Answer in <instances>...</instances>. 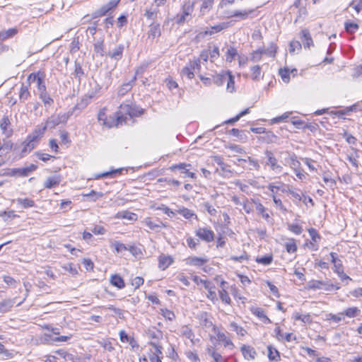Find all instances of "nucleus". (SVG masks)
<instances>
[{"label":"nucleus","mask_w":362,"mask_h":362,"mask_svg":"<svg viewBox=\"0 0 362 362\" xmlns=\"http://www.w3.org/2000/svg\"><path fill=\"white\" fill-rule=\"evenodd\" d=\"M143 113V110L129 104H122L119 110L116 112V126L127 123L128 117L132 119Z\"/></svg>","instance_id":"nucleus-1"},{"label":"nucleus","mask_w":362,"mask_h":362,"mask_svg":"<svg viewBox=\"0 0 362 362\" xmlns=\"http://www.w3.org/2000/svg\"><path fill=\"white\" fill-rule=\"evenodd\" d=\"M264 155L267 158V160L265 161V166H269L271 170L276 173H281L283 167L279 164L278 160L274 153L271 151L266 150L264 151Z\"/></svg>","instance_id":"nucleus-2"},{"label":"nucleus","mask_w":362,"mask_h":362,"mask_svg":"<svg viewBox=\"0 0 362 362\" xmlns=\"http://www.w3.org/2000/svg\"><path fill=\"white\" fill-rule=\"evenodd\" d=\"M45 75L43 72L38 71V72H34L30 74L28 76V81H30L32 82H36L37 83V92L41 93V91L47 90L46 85L45 82Z\"/></svg>","instance_id":"nucleus-3"},{"label":"nucleus","mask_w":362,"mask_h":362,"mask_svg":"<svg viewBox=\"0 0 362 362\" xmlns=\"http://www.w3.org/2000/svg\"><path fill=\"white\" fill-rule=\"evenodd\" d=\"M194 233L199 240L206 243H211L214 240L215 234L214 231L208 227L199 228Z\"/></svg>","instance_id":"nucleus-4"},{"label":"nucleus","mask_w":362,"mask_h":362,"mask_svg":"<svg viewBox=\"0 0 362 362\" xmlns=\"http://www.w3.org/2000/svg\"><path fill=\"white\" fill-rule=\"evenodd\" d=\"M193 11V3L188 1L186 2L182 8V13H179L176 16V23L178 24H182L186 21L188 16H189Z\"/></svg>","instance_id":"nucleus-5"},{"label":"nucleus","mask_w":362,"mask_h":362,"mask_svg":"<svg viewBox=\"0 0 362 362\" xmlns=\"http://www.w3.org/2000/svg\"><path fill=\"white\" fill-rule=\"evenodd\" d=\"M267 188L269 189V191L271 192V197H272V199H273V202L274 203V204L279 208L280 210L283 211H286L287 209H286V207L284 206L281 200L280 199H278L276 197V189H281V187L280 186H276L275 185L274 183H269L267 186Z\"/></svg>","instance_id":"nucleus-6"},{"label":"nucleus","mask_w":362,"mask_h":362,"mask_svg":"<svg viewBox=\"0 0 362 362\" xmlns=\"http://www.w3.org/2000/svg\"><path fill=\"white\" fill-rule=\"evenodd\" d=\"M248 163L250 167L247 168L250 170H259L260 169V165L259 163V161L256 159L252 158L250 156H247L246 158H238V165L240 166H242L243 168H245L246 165L245 163Z\"/></svg>","instance_id":"nucleus-7"},{"label":"nucleus","mask_w":362,"mask_h":362,"mask_svg":"<svg viewBox=\"0 0 362 362\" xmlns=\"http://www.w3.org/2000/svg\"><path fill=\"white\" fill-rule=\"evenodd\" d=\"M37 168V166L35 164H30L28 166L19 168H12L13 177H27L33 172L35 171Z\"/></svg>","instance_id":"nucleus-8"},{"label":"nucleus","mask_w":362,"mask_h":362,"mask_svg":"<svg viewBox=\"0 0 362 362\" xmlns=\"http://www.w3.org/2000/svg\"><path fill=\"white\" fill-rule=\"evenodd\" d=\"M283 153L286 156V158H285V165H288L293 170L300 168V163L294 153L285 151Z\"/></svg>","instance_id":"nucleus-9"},{"label":"nucleus","mask_w":362,"mask_h":362,"mask_svg":"<svg viewBox=\"0 0 362 362\" xmlns=\"http://www.w3.org/2000/svg\"><path fill=\"white\" fill-rule=\"evenodd\" d=\"M191 166L190 164L185 163H180L179 164H175L170 167V170H180L181 173H183L185 175V176L189 177L192 179H195L197 177L196 174L192 172H189L188 167Z\"/></svg>","instance_id":"nucleus-10"},{"label":"nucleus","mask_w":362,"mask_h":362,"mask_svg":"<svg viewBox=\"0 0 362 362\" xmlns=\"http://www.w3.org/2000/svg\"><path fill=\"white\" fill-rule=\"evenodd\" d=\"M161 35V29L160 23L157 22H153L148 26V31L147 33L148 38L153 40L158 38Z\"/></svg>","instance_id":"nucleus-11"},{"label":"nucleus","mask_w":362,"mask_h":362,"mask_svg":"<svg viewBox=\"0 0 362 362\" xmlns=\"http://www.w3.org/2000/svg\"><path fill=\"white\" fill-rule=\"evenodd\" d=\"M107 108L103 107L100 110L98 114V119L99 122H102L104 126L112 127L116 126V119L112 118L111 121H109L106 115Z\"/></svg>","instance_id":"nucleus-12"},{"label":"nucleus","mask_w":362,"mask_h":362,"mask_svg":"<svg viewBox=\"0 0 362 362\" xmlns=\"http://www.w3.org/2000/svg\"><path fill=\"white\" fill-rule=\"evenodd\" d=\"M37 142L30 136H28L22 144L21 156H24L25 154L30 152L35 147Z\"/></svg>","instance_id":"nucleus-13"},{"label":"nucleus","mask_w":362,"mask_h":362,"mask_svg":"<svg viewBox=\"0 0 362 362\" xmlns=\"http://www.w3.org/2000/svg\"><path fill=\"white\" fill-rule=\"evenodd\" d=\"M0 128L2 134L6 137H9L13 134V129L11 128V122L7 116H4L0 121Z\"/></svg>","instance_id":"nucleus-14"},{"label":"nucleus","mask_w":362,"mask_h":362,"mask_svg":"<svg viewBox=\"0 0 362 362\" xmlns=\"http://www.w3.org/2000/svg\"><path fill=\"white\" fill-rule=\"evenodd\" d=\"M240 350L243 357L246 360L255 359L257 356V352L255 349L250 346L243 345Z\"/></svg>","instance_id":"nucleus-15"},{"label":"nucleus","mask_w":362,"mask_h":362,"mask_svg":"<svg viewBox=\"0 0 362 362\" xmlns=\"http://www.w3.org/2000/svg\"><path fill=\"white\" fill-rule=\"evenodd\" d=\"M173 262V259L170 255H161L158 257V267L161 270H165Z\"/></svg>","instance_id":"nucleus-16"},{"label":"nucleus","mask_w":362,"mask_h":362,"mask_svg":"<svg viewBox=\"0 0 362 362\" xmlns=\"http://www.w3.org/2000/svg\"><path fill=\"white\" fill-rule=\"evenodd\" d=\"M186 264L188 265H192L196 267H202L208 262V259L206 257H199L192 256L187 257L186 259Z\"/></svg>","instance_id":"nucleus-17"},{"label":"nucleus","mask_w":362,"mask_h":362,"mask_svg":"<svg viewBox=\"0 0 362 362\" xmlns=\"http://www.w3.org/2000/svg\"><path fill=\"white\" fill-rule=\"evenodd\" d=\"M227 283L225 281H222L221 282V289L218 291L219 296L221 301L227 305H230L231 303V299L229 296V294L225 287V285Z\"/></svg>","instance_id":"nucleus-18"},{"label":"nucleus","mask_w":362,"mask_h":362,"mask_svg":"<svg viewBox=\"0 0 362 362\" xmlns=\"http://www.w3.org/2000/svg\"><path fill=\"white\" fill-rule=\"evenodd\" d=\"M250 77L252 81H259L263 78L264 74H262V67L259 65H255L250 67Z\"/></svg>","instance_id":"nucleus-19"},{"label":"nucleus","mask_w":362,"mask_h":362,"mask_svg":"<svg viewBox=\"0 0 362 362\" xmlns=\"http://www.w3.org/2000/svg\"><path fill=\"white\" fill-rule=\"evenodd\" d=\"M229 71H222L219 74L212 76V81L217 86H221L226 81Z\"/></svg>","instance_id":"nucleus-20"},{"label":"nucleus","mask_w":362,"mask_h":362,"mask_svg":"<svg viewBox=\"0 0 362 362\" xmlns=\"http://www.w3.org/2000/svg\"><path fill=\"white\" fill-rule=\"evenodd\" d=\"M330 256L332 258V262L334 265V272L337 274H341L344 268L341 261L337 258V254L332 252L330 253Z\"/></svg>","instance_id":"nucleus-21"},{"label":"nucleus","mask_w":362,"mask_h":362,"mask_svg":"<svg viewBox=\"0 0 362 362\" xmlns=\"http://www.w3.org/2000/svg\"><path fill=\"white\" fill-rule=\"evenodd\" d=\"M15 303V298H8L0 301V313L9 312Z\"/></svg>","instance_id":"nucleus-22"},{"label":"nucleus","mask_w":362,"mask_h":362,"mask_svg":"<svg viewBox=\"0 0 362 362\" xmlns=\"http://www.w3.org/2000/svg\"><path fill=\"white\" fill-rule=\"evenodd\" d=\"M228 23H221L210 28H207L206 30L204 31V34L211 35L214 33H218L228 28Z\"/></svg>","instance_id":"nucleus-23"},{"label":"nucleus","mask_w":362,"mask_h":362,"mask_svg":"<svg viewBox=\"0 0 362 362\" xmlns=\"http://www.w3.org/2000/svg\"><path fill=\"white\" fill-rule=\"evenodd\" d=\"M61 182V177L59 175H53L48 177L44 182L45 188L51 189L56 186H58Z\"/></svg>","instance_id":"nucleus-24"},{"label":"nucleus","mask_w":362,"mask_h":362,"mask_svg":"<svg viewBox=\"0 0 362 362\" xmlns=\"http://www.w3.org/2000/svg\"><path fill=\"white\" fill-rule=\"evenodd\" d=\"M250 311L252 314L259 317L264 323L268 324L271 322L270 319L265 315L264 310L260 308L251 307Z\"/></svg>","instance_id":"nucleus-25"},{"label":"nucleus","mask_w":362,"mask_h":362,"mask_svg":"<svg viewBox=\"0 0 362 362\" xmlns=\"http://www.w3.org/2000/svg\"><path fill=\"white\" fill-rule=\"evenodd\" d=\"M144 223L151 230H156L157 228H166L167 226L161 221L158 220L156 222L153 221L151 218H147L144 221Z\"/></svg>","instance_id":"nucleus-26"},{"label":"nucleus","mask_w":362,"mask_h":362,"mask_svg":"<svg viewBox=\"0 0 362 362\" xmlns=\"http://www.w3.org/2000/svg\"><path fill=\"white\" fill-rule=\"evenodd\" d=\"M254 9H248L243 11H235L228 14V17H238L241 20L247 19L250 14L254 13Z\"/></svg>","instance_id":"nucleus-27"},{"label":"nucleus","mask_w":362,"mask_h":362,"mask_svg":"<svg viewBox=\"0 0 362 362\" xmlns=\"http://www.w3.org/2000/svg\"><path fill=\"white\" fill-rule=\"evenodd\" d=\"M301 40L305 48H310L313 45V40L308 30H303L300 32Z\"/></svg>","instance_id":"nucleus-28"},{"label":"nucleus","mask_w":362,"mask_h":362,"mask_svg":"<svg viewBox=\"0 0 362 362\" xmlns=\"http://www.w3.org/2000/svg\"><path fill=\"white\" fill-rule=\"evenodd\" d=\"M327 284L322 281L318 280H312L308 283L307 288L310 290H316V289H322L325 288L326 290H329L327 287H325Z\"/></svg>","instance_id":"nucleus-29"},{"label":"nucleus","mask_w":362,"mask_h":362,"mask_svg":"<svg viewBox=\"0 0 362 362\" xmlns=\"http://www.w3.org/2000/svg\"><path fill=\"white\" fill-rule=\"evenodd\" d=\"M110 281L111 284L119 289L124 288L125 284L123 279L118 274H113L110 276Z\"/></svg>","instance_id":"nucleus-30"},{"label":"nucleus","mask_w":362,"mask_h":362,"mask_svg":"<svg viewBox=\"0 0 362 362\" xmlns=\"http://www.w3.org/2000/svg\"><path fill=\"white\" fill-rule=\"evenodd\" d=\"M136 79V76H134L131 81L123 83L122 85V86L118 90V95L119 96H123L127 93H128L132 89L133 84L134 83Z\"/></svg>","instance_id":"nucleus-31"},{"label":"nucleus","mask_w":362,"mask_h":362,"mask_svg":"<svg viewBox=\"0 0 362 362\" xmlns=\"http://www.w3.org/2000/svg\"><path fill=\"white\" fill-rule=\"evenodd\" d=\"M176 211L186 219H190L192 218H197V214L193 211L184 206L180 207Z\"/></svg>","instance_id":"nucleus-32"},{"label":"nucleus","mask_w":362,"mask_h":362,"mask_svg":"<svg viewBox=\"0 0 362 362\" xmlns=\"http://www.w3.org/2000/svg\"><path fill=\"white\" fill-rule=\"evenodd\" d=\"M124 50V46L122 45L116 47L112 51L110 52L107 55L112 59L119 60L122 57V53Z\"/></svg>","instance_id":"nucleus-33"},{"label":"nucleus","mask_w":362,"mask_h":362,"mask_svg":"<svg viewBox=\"0 0 362 362\" xmlns=\"http://www.w3.org/2000/svg\"><path fill=\"white\" fill-rule=\"evenodd\" d=\"M361 310L357 307H349L346 308L343 311V314L344 316H346L349 318H353L358 316L361 314Z\"/></svg>","instance_id":"nucleus-34"},{"label":"nucleus","mask_w":362,"mask_h":362,"mask_svg":"<svg viewBox=\"0 0 362 362\" xmlns=\"http://www.w3.org/2000/svg\"><path fill=\"white\" fill-rule=\"evenodd\" d=\"M38 95L45 106H50L53 104L54 100L50 97L47 90L41 91Z\"/></svg>","instance_id":"nucleus-35"},{"label":"nucleus","mask_w":362,"mask_h":362,"mask_svg":"<svg viewBox=\"0 0 362 362\" xmlns=\"http://www.w3.org/2000/svg\"><path fill=\"white\" fill-rule=\"evenodd\" d=\"M207 352L213 358L214 361L212 362H226L221 354L216 352L214 348H208Z\"/></svg>","instance_id":"nucleus-36"},{"label":"nucleus","mask_w":362,"mask_h":362,"mask_svg":"<svg viewBox=\"0 0 362 362\" xmlns=\"http://www.w3.org/2000/svg\"><path fill=\"white\" fill-rule=\"evenodd\" d=\"M47 129V127L45 124L43 127H39L36 128L33 132V133L29 134L28 136L34 139L35 141H38L39 138L45 134Z\"/></svg>","instance_id":"nucleus-37"},{"label":"nucleus","mask_w":362,"mask_h":362,"mask_svg":"<svg viewBox=\"0 0 362 362\" xmlns=\"http://www.w3.org/2000/svg\"><path fill=\"white\" fill-rule=\"evenodd\" d=\"M30 96V93L29 91L28 86L22 84L20 92H19V99L21 102H25L28 98Z\"/></svg>","instance_id":"nucleus-38"},{"label":"nucleus","mask_w":362,"mask_h":362,"mask_svg":"<svg viewBox=\"0 0 362 362\" xmlns=\"http://www.w3.org/2000/svg\"><path fill=\"white\" fill-rule=\"evenodd\" d=\"M181 75L182 76H186L189 79H192L194 76V70L190 66V64H188L187 66L182 68L181 71Z\"/></svg>","instance_id":"nucleus-39"},{"label":"nucleus","mask_w":362,"mask_h":362,"mask_svg":"<svg viewBox=\"0 0 362 362\" xmlns=\"http://www.w3.org/2000/svg\"><path fill=\"white\" fill-rule=\"evenodd\" d=\"M123 170V168H118L103 173L97 174L95 175V178L100 179L101 177H115L117 174L120 173Z\"/></svg>","instance_id":"nucleus-40"},{"label":"nucleus","mask_w":362,"mask_h":362,"mask_svg":"<svg viewBox=\"0 0 362 362\" xmlns=\"http://www.w3.org/2000/svg\"><path fill=\"white\" fill-rule=\"evenodd\" d=\"M238 55V50L234 47H229L226 52V60L228 62H231L234 60L235 57Z\"/></svg>","instance_id":"nucleus-41"},{"label":"nucleus","mask_w":362,"mask_h":362,"mask_svg":"<svg viewBox=\"0 0 362 362\" xmlns=\"http://www.w3.org/2000/svg\"><path fill=\"white\" fill-rule=\"evenodd\" d=\"M16 202L18 204L21 205L24 209L30 208L35 206V202L28 198H18L16 199Z\"/></svg>","instance_id":"nucleus-42"},{"label":"nucleus","mask_w":362,"mask_h":362,"mask_svg":"<svg viewBox=\"0 0 362 362\" xmlns=\"http://www.w3.org/2000/svg\"><path fill=\"white\" fill-rule=\"evenodd\" d=\"M201 325L205 328H212L214 325L211 320L208 318L207 313L201 315Z\"/></svg>","instance_id":"nucleus-43"},{"label":"nucleus","mask_w":362,"mask_h":362,"mask_svg":"<svg viewBox=\"0 0 362 362\" xmlns=\"http://www.w3.org/2000/svg\"><path fill=\"white\" fill-rule=\"evenodd\" d=\"M210 288H206L208 291L207 298L211 300L213 303L218 300L216 293V286L214 284L209 286Z\"/></svg>","instance_id":"nucleus-44"},{"label":"nucleus","mask_w":362,"mask_h":362,"mask_svg":"<svg viewBox=\"0 0 362 362\" xmlns=\"http://www.w3.org/2000/svg\"><path fill=\"white\" fill-rule=\"evenodd\" d=\"M285 247L288 253H293L297 251V245L293 238L289 239L285 244Z\"/></svg>","instance_id":"nucleus-45"},{"label":"nucleus","mask_w":362,"mask_h":362,"mask_svg":"<svg viewBox=\"0 0 362 362\" xmlns=\"http://www.w3.org/2000/svg\"><path fill=\"white\" fill-rule=\"evenodd\" d=\"M226 81H227L226 89L228 92L233 93L235 90V80L234 76L231 75L230 71L228 74V76Z\"/></svg>","instance_id":"nucleus-46"},{"label":"nucleus","mask_w":362,"mask_h":362,"mask_svg":"<svg viewBox=\"0 0 362 362\" xmlns=\"http://www.w3.org/2000/svg\"><path fill=\"white\" fill-rule=\"evenodd\" d=\"M230 326L232 329L237 333L238 335L243 337L247 334V331L235 322H230Z\"/></svg>","instance_id":"nucleus-47"},{"label":"nucleus","mask_w":362,"mask_h":362,"mask_svg":"<svg viewBox=\"0 0 362 362\" xmlns=\"http://www.w3.org/2000/svg\"><path fill=\"white\" fill-rule=\"evenodd\" d=\"M268 357L269 360L278 361L280 358L279 352L271 346H268Z\"/></svg>","instance_id":"nucleus-48"},{"label":"nucleus","mask_w":362,"mask_h":362,"mask_svg":"<svg viewBox=\"0 0 362 362\" xmlns=\"http://www.w3.org/2000/svg\"><path fill=\"white\" fill-rule=\"evenodd\" d=\"M202 1L200 11L202 13H205L212 8L214 0H201Z\"/></svg>","instance_id":"nucleus-49"},{"label":"nucleus","mask_w":362,"mask_h":362,"mask_svg":"<svg viewBox=\"0 0 362 362\" xmlns=\"http://www.w3.org/2000/svg\"><path fill=\"white\" fill-rule=\"evenodd\" d=\"M60 123L59 119H57L56 115H52L49 118H48L45 122V125L47 128L52 129L56 126L59 125Z\"/></svg>","instance_id":"nucleus-50"},{"label":"nucleus","mask_w":362,"mask_h":362,"mask_svg":"<svg viewBox=\"0 0 362 362\" xmlns=\"http://www.w3.org/2000/svg\"><path fill=\"white\" fill-rule=\"evenodd\" d=\"M358 25L352 22H346L344 23V28L348 33L353 34L358 29Z\"/></svg>","instance_id":"nucleus-51"},{"label":"nucleus","mask_w":362,"mask_h":362,"mask_svg":"<svg viewBox=\"0 0 362 362\" xmlns=\"http://www.w3.org/2000/svg\"><path fill=\"white\" fill-rule=\"evenodd\" d=\"M158 10L157 8H146L144 16L148 20H155L157 18Z\"/></svg>","instance_id":"nucleus-52"},{"label":"nucleus","mask_w":362,"mask_h":362,"mask_svg":"<svg viewBox=\"0 0 362 362\" xmlns=\"http://www.w3.org/2000/svg\"><path fill=\"white\" fill-rule=\"evenodd\" d=\"M109 11H110V10L107 7V6L105 4V5L102 6L100 8H98L97 11H95L93 13L92 16H93V18H96L106 15Z\"/></svg>","instance_id":"nucleus-53"},{"label":"nucleus","mask_w":362,"mask_h":362,"mask_svg":"<svg viewBox=\"0 0 362 362\" xmlns=\"http://www.w3.org/2000/svg\"><path fill=\"white\" fill-rule=\"evenodd\" d=\"M17 33V30L15 28H11L7 30L6 31H4L0 33V40H6Z\"/></svg>","instance_id":"nucleus-54"},{"label":"nucleus","mask_w":362,"mask_h":362,"mask_svg":"<svg viewBox=\"0 0 362 362\" xmlns=\"http://www.w3.org/2000/svg\"><path fill=\"white\" fill-rule=\"evenodd\" d=\"M281 191L284 193V192L289 193L292 196V197L294 199V200H296V201L301 200L300 194L298 192H295L292 189H290L288 187H287V189L285 187H281Z\"/></svg>","instance_id":"nucleus-55"},{"label":"nucleus","mask_w":362,"mask_h":362,"mask_svg":"<svg viewBox=\"0 0 362 362\" xmlns=\"http://www.w3.org/2000/svg\"><path fill=\"white\" fill-rule=\"evenodd\" d=\"M256 210L260 214L263 218L268 220L270 218L269 214L266 211V208L262 204L258 202L256 206Z\"/></svg>","instance_id":"nucleus-56"},{"label":"nucleus","mask_w":362,"mask_h":362,"mask_svg":"<svg viewBox=\"0 0 362 362\" xmlns=\"http://www.w3.org/2000/svg\"><path fill=\"white\" fill-rule=\"evenodd\" d=\"M277 45L273 42L266 49L265 54L270 57H274L277 51Z\"/></svg>","instance_id":"nucleus-57"},{"label":"nucleus","mask_w":362,"mask_h":362,"mask_svg":"<svg viewBox=\"0 0 362 362\" xmlns=\"http://www.w3.org/2000/svg\"><path fill=\"white\" fill-rule=\"evenodd\" d=\"M216 339L218 341H222L225 346H234L232 341L226 335L224 332L219 334Z\"/></svg>","instance_id":"nucleus-58"},{"label":"nucleus","mask_w":362,"mask_h":362,"mask_svg":"<svg viewBox=\"0 0 362 362\" xmlns=\"http://www.w3.org/2000/svg\"><path fill=\"white\" fill-rule=\"evenodd\" d=\"M94 51L96 54L103 57L104 55V46L103 40H98L94 43Z\"/></svg>","instance_id":"nucleus-59"},{"label":"nucleus","mask_w":362,"mask_h":362,"mask_svg":"<svg viewBox=\"0 0 362 362\" xmlns=\"http://www.w3.org/2000/svg\"><path fill=\"white\" fill-rule=\"evenodd\" d=\"M111 246L115 248L117 253L122 252V251L127 250V247L124 244L118 241H112Z\"/></svg>","instance_id":"nucleus-60"},{"label":"nucleus","mask_w":362,"mask_h":362,"mask_svg":"<svg viewBox=\"0 0 362 362\" xmlns=\"http://www.w3.org/2000/svg\"><path fill=\"white\" fill-rule=\"evenodd\" d=\"M273 261L272 255H266L261 257H257L256 259V262L259 264H262L263 265H269Z\"/></svg>","instance_id":"nucleus-61"},{"label":"nucleus","mask_w":362,"mask_h":362,"mask_svg":"<svg viewBox=\"0 0 362 362\" xmlns=\"http://www.w3.org/2000/svg\"><path fill=\"white\" fill-rule=\"evenodd\" d=\"M93 96L92 95L83 98L81 101L76 105V107L78 109L85 108L90 103L91 98Z\"/></svg>","instance_id":"nucleus-62"},{"label":"nucleus","mask_w":362,"mask_h":362,"mask_svg":"<svg viewBox=\"0 0 362 362\" xmlns=\"http://www.w3.org/2000/svg\"><path fill=\"white\" fill-rule=\"evenodd\" d=\"M119 217L122 218H126L130 221L136 220V214L134 213L129 212L128 211H123L119 212Z\"/></svg>","instance_id":"nucleus-63"},{"label":"nucleus","mask_w":362,"mask_h":362,"mask_svg":"<svg viewBox=\"0 0 362 362\" xmlns=\"http://www.w3.org/2000/svg\"><path fill=\"white\" fill-rule=\"evenodd\" d=\"M279 75L285 83H288L290 81V70L287 68L281 69L279 70Z\"/></svg>","instance_id":"nucleus-64"}]
</instances>
